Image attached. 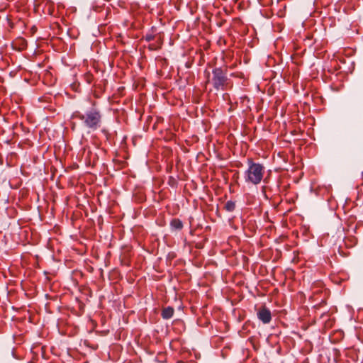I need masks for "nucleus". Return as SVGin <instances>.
Here are the masks:
<instances>
[{
	"label": "nucleus",
	"mask_w": 363,
	"mask_h": 363,
	"mask_svg": "<svg viewBox=\"0 0 363 363\" xmlns=\"http://www.w3.org/2000/svg\"><path fill=\"white\" fill-rule=\"evenodd\" d=\"M102 117L100 109L95 106V104H93L91 108L86 111L84 113L77 111L72 115V118L81 120L84 126L91 130H96L101 126Z\"/></svg>",
	"instance_id": "1"
},
{
	"label": "nucleus",
	"mask_w": 363,
	"mask_h": 363,
	"mask_svg": "<svg viewBox=\"0 0 363 363\" xmlns=\"http://www.w3.org/2000/svg\"><path fill=\"white\" fill-rule=\"evenodd\" d=\"M316 292H313V295L311 296V298H314L315 300H316L315 297V294Z\"/></svg>",
	"instance_id": "11"
},
{
	"label": "nucleus",
	"mask_w": 363,
	"mask_h": 363,
	"mask_svg": "<svg viewBox=\"0 0 363 363\" xmlns=\"http://www.w3.org/2000/svg\"><path fill=\"white\" fill-rule=\"evenodd\" d=\"M174 313V308L168 306L162 309L161 315L164 319H169L173 316Z\"/></svg>",
	"instance_id": "5"
},
{
	"label": "nucleus",
	"mask_w": 363,
	"mask_h": 363,
	"mask_svg": "<svg viewBox=\"0 0 363 363\" xmlns=\"http://www.w3.org/2000/svg\"><path fill=\"white\" fill-rule=\"evenodd\" d=\"M248 168L244 173L246 183L254 185L259 184L264 177L265 168L263 164L255 162L252 159H247Z\"/></svg>",
	"instance_id": "2"
},
{
	"label": "nucleus",
	"mask_w": 363,
	"mask_h": 363,
	"mask_svg": "<svg viewBox=\"0 0 363 363\" xmlns=\"http://www.w3.org/2000/svg\"><path fill=\"white\" fill-rule=\"evenodd\" d=\"M212 74V84L214 89L217 91L227 89L228 79L226 73L221 68H215Z\"/></svg>",
	"instance_id": "3"
},
{
	"label": "nucleus",
	"mask_w": 363,
	"mask_h": 363,
	"mask_svg": "<svg viewBox=\"0 0 363 363\" xmlns=\"http://www.w3.org/2000/svg\"><path fill=\"white\" fill-rule=\"evenodd\" d=\"M145 39H146L147 41L153 40L155 39V34H153V33H147L145 35Z\"/></svg>",
	"instance_id": "8"
},
{
	"label": "nucleus",
	"mask_w": 363,
	"mask_h": 363,
	"mask_svg": "<svg viewBox=\"0 0 363 363\" xmlns=\"http://www.w3.org/2000/svg\"><path fill=\"white\" fill-rule=\"evenodd\" d=\"M31 30H33V32H35L36 30V27L35 26H33L32 27Z\"/></svg>",
	"instance_id": "10"
},
{
	"label": "nucleus",
	"mask_w": 363,
	"mask_h": 363,
	"mask_svg": "<svg viewBox=\"0 0 363 363\" xmlns=\"http://www.w3.org/2000/svg\"><path fill=\"white\" fill-rule=\"evenodd\" d=\"M56 27L60 28V24H54Z\"/></svg>",
	"instance_id": "13"
},
{
	"label": "nucleus",
	"mask_w": 363,
	"mask_h": 363,
	"mask_svg": "<svg viewBox=\"0 0 363 363\" xmlns=\"http://www.w3.org/2000/svg\"><path fill=\"white\" fill-rule=\"evenodd\" d=\"M280 26H281V24L277 23V26H278V29H279V30H281V27H280Z\"/></svg>",
	"instance_id": "12"
},
{
	"label": "nucleus",
	"mask_w": 363,
	"mask_h": 363,
	"mask_svg": "<svg viewBox=\"0 0 363 363\" xmlns=\"http://www.w3.org/2000/svg\"><path fill=\"white\" fill-rule=\"evenodd\" d=\"M258 319L264 324H268L272 320V313L269 308L266 306H262L257 313Z\"/></svg>",
	"instance_id": "4"
},
{
	"label": "nucleus",
	"mask_w": 363,
	"mask_h": 363,
	"mask_svg": "<svg viewBox=\"0 0 363 363\" xmlns=\"http://www.w3.org/2000/svg\"><path fill=\"white\" fill-rule=\"evenodd\" d=\"M224 209L228 212H233L235 209V203L233 201H228L225 204Z\"/></svg>",
	"instance_id": "7"
},
{
	"label": "nucleus",
	"mask_w": 363,
	"mask_h": 363,
	"mask_svg": "<svg viewBox=\"0 0 363 363\" xmlns=\"http://www.w3.org/2000/svg\"><path fill=\"white\" fill-rule=\"evenodd\" d=\"M170 225L176 230H181L183 228V223L179 218H174L170 222Z\"/></svg>",
	"instance_id": "6"
},
{
	"label": "nucleus",
	"mask_w": 363,
	"mask_h": 363,
	"mask_svg": "<svg viewBox=\"0 0 363 363\" xmlns=\"http://www.w3.org/2000/svg\"><path fill=\"white\" fill-rule=\"evenodd\" d=\"M152 33H155L157 31V29L155 26H152L151 28Z\"/></svg>",
	"instance_id": "9"
}]
</instances>
